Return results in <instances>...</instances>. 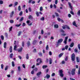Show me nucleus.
<instances>
[{"label": "nucleus", "mask_w": 80, "mask_h": 80, "mask_svg": "<svg viewBox=\"0 0 80 80\" xmlns=\"http://www.w3.org/2000/svg\"><path fill=\"white\" fill-rule=\"evenodd\" d=\"M59 75L61 77H63V70H59Z\"/></svg>", "instance_id": "1"}, {"label": "nucleus", "mask_w": 80, "mask_h": 80, "mask_svg": "<svg viewBox=\"0 0 80 80\" xmlns=\"http://www.w3.org/2000/svg\"><path fill=\"white\" fill-rule=\"evenodd\" d=\"M75 54L73 53L71 56V60L73 62H75Z\"/></svg>", "instance_id": "2"}, {"label": "nucleus", "mask_w": 80, "mask_h": 80, "mask_svg": "<svg viewBox=\"0 0 80 80\" xmlns=\"http://www.w3.org/2000/svg\"><path fill=\"white\" fill-rule=\"evenodd\" d=\"M75 68H73L72 69L71 72V74L72 75H75Z\"/></svg>", "instance_id": "3"}, {"label": "nucleus", "mask_w": 80, "mask_h": 80, "mask_svg": "<svg viewBox=\"0 0 80 80\" xmlns=\"http://www.w3.org/2000/svg\"><path fill=\"white\" fill-rule=\"evenodd\" d=\"M23 49L22 47H21L20 48H19L17 49V50L18 52H21L22 51V50Z\"/></svg>", "instance_id": "4"}, {"label": "nucleus", "mask_w": 80, "mask_h": 80, "mask_svg": "<svg viewBox=\"0 0 80 80\" xmlns=\"http://www.w3.org/2000/svg\"><path fill=\"white\" fill-rule=\"evenodd\" d=\"M68 37H66L64 39V43L65 44H67V39H68Z\"/></svg>", "instance_id": "5"}, {"label": "nucleus", "mask_w": 80, "mask_h": 80, "mask_svg": "<svg viewBox=\"0 0 80 80\" xmlns=\"http://www.w3.org/2000/svg\"><path fill=\"white\" fill-rule=\"evenodd\" d=\"M68 5H69V8L72 10V3H70V2H68Z\"/></svg>", "instance_id": "6"}, {"label": "nucleus", "mask_w": 80, "mask_h": 80, "mask_svg": "<svg viewBox=\"0 0 80 80\" xmlns=\"http://www.w3.org/2000/svg\"><path fill=\"white\" fill-rule=\"evenodd\" d=\"M37 62H39L40 63H42V59L40 58H38L37 60Z\"/></svg>", "instance_id": "7"}, {"label": "nucleus", "mask_w": 80, "mask_h": 80, "mask_svg": "<svg viewBox=\"0 0 80 80\" xmlns=\"http://www.w3.org/2000/svg\"><path fill=\"white\" fill-rule=\"evenodd\" d=\"M27 23L28 24V25L31 26L32 25V23L31 22L30 24H29V23L30 22V21L28 20L27 21Z\"/></svg>", "instance_id": "8"}, {"label": "nucleus", "mask_w": 80, "mask_h": 80, "mask_svg": "<svg viewBox=\"0 0 80 80\" xmlns=\"http://www.w3.org/2000/svg\"><path fill=\"white\" fill-rule=\"evenodd\" d=\"M3 47L4 48H6L7 47V42H4L3 44Z\"/></svg>", "instance_id": "9"}, {"label": "nucleus", "mask_w": 80, "mask_h": 80, "mask_svg": "<svg viewBox=\"0 0 80 80\" xmlns=\"http://www.w3.org/2000/svg\"><path fill=\"white\" fill-rule=\"evenodd\" d=\"M13 13H14V12H13V11H12L10 15V17H13Z\"/></svg>", "instance_id": "10"}, {"label": "nucleus", "mask_w": 80, "mask_h": 80, "mask_svg": "<svg viewBox=\"0 0 80 80\" xmlns=\"http://www.w3.org/2000/svg\"><path fill=\"white\" fill-rule=\"evenodd\" d=\"M28 18H29V19H30V20H32L33 19V17H32V16H31V15H30L28 16Z\"/></svg>", "instance_id": "11"}, {"label": "nucleus", "mask_w": 80, "mask_h": 80, "mask_svg": "<svg viewBox=\"0 0 80 80\" xmlns=\"http://www.w3.org/2000/svg\"><path fill=\"white\" fill-rule=\"evenodd\" d=\"M9 50L10 53H12V46L10 47Z\"/></svg>", "instance_id": "12"}, {"label": "nucleus", "mask_w": 80, "mask_h": 80, "mask_svg": "<svg viewBox=\"0 0 80 80\" xmlns=\"http://www.w3.org/2000/svg\"><path fill=\"white\" fill-rule=\"evenodd\" d=\"M62 41H63V39H59L58 40V43H61V42H62Z\"/></svg>", "instance_id": "13"}, {"label": "nucleus", "mask_w": 80, "mask_h": 80, "mask_svg": "<svg viewBox=\"0 0 80 80\" xmlns=\"http://www.w3.org/2000/svg\"><path fill=\"white\" fill-rule=\"evenodd\" d=\"M72 24L73 25L75 26V27H77V25H76V23H75V21H74L72 22Z\"/></svg>", "instance_id": "14"}, {"label": "nucleus", "mask_w": 80, "mask_h": 80, "mask_svg": "<svg viewBox=\"0 0 80 80\" xmlns=\"http://www.w3.org/2000/svg\"><path fill=\"white\" fill-rule=\"evenodd\" d=\"M74 45V43L73 42L71 43V44L70 45V47H73Z\"/></svg>", "instance_id": "15"}, {"label": "nucleus", "mask_w": 80, "mask_h": 80, "mask_svg": "<svg viewBox=\"0 0 80 80\" xmlns=\"http://www.w3.org/2000/svg\"><path fill=\"white\" fill-rule=\"evenodd\" d=\"M58 28V26L57 24H55L54 25V28Z\"/></svg>", "instance_id": "16"}, {"label": "nucleus", "mask_w": 80, "mask_h": 80, "mask_svg": "<svg viewBox=\"0 0 80 80\" xmlns=\"http://www.w3.org/2000/svg\"><path fill=\"white\" fill-rule=\"evenodd\" d=\"M50 75L48 74H47L46 75V77L48 79V78H50Z\"/></svg>", "instance_id": "17"}, {"label": "nucleus", "mask_w": 80, "mask_h": 80, "mask_svg": "<svg viewBox=\"0 0 80 80\" xmlns=\"http://www.w3.org/2000/svg\"><path fill=\"white\" fill-rule=\"evenodd\" d=\"M21 34H22V32L20 31L18 32V36H20Z\"/></svg>", "instance_id": "18"}, {"label": "nucleus", "mask_w": 80, "mask_h": 80, "mask_svg": "<svg viewBox=\"0 0 80 80\" xmlns=\"http://www.w3.org/2000/svg\"><path fill=\"white\" fill-rule=\"evenodd\" d=\"M49 62V64H52V59L51 58H50Z\"/></svg>", "instance_id": "19"}, {"label": "nucleus", "mask_w": 80, "mask_h": 80, "mask_svg": "<svg viewBox=\"0 0 80 80\" xmlns=\"http://www.w3.org/2000/svg\"><path fill=\"white\" fill-rule=\"evenodd\" d=\"M77 14L78 16H80V10H79L78 11Z\"/></svg>", "instance_id": "20"}, {"label": "nucleus", "mask_w": 80, "mask_h": 80, "mask_svg": "<svg viewBox=\"0 0 80 80\" xmlns=\"http://www.w3.org/2000/svg\"><path fill=\"white\" fill-rule=\"evenodd\" d=\"M17 46H15L14 47V50L17 51Z\"/></svg>", "instance_id": "21"}, {"label": "nucleus", "mask_w": 80, "mask_h": 80, "mask_svg": "<svg viewBox=\"0 0 80 80\" xmlns=\"http://www.w3.org/2000/svg\"><path fill=\"white\" fill-rule=\"evenodd\" d=\"M18 71H19V72H20V71L21 70V68H20V66H18Z\"/></svg>", "instance_id": "22"}, {"label": "nucleus", "mask_w": 80, "mask_h": 80, "mask_svg": "<svg viewBox=\"0 0 80 80\" xmlns=\"http://www.w3.org/2000/svg\"><path fill=\"white\" fill-rule=\"evenodd\" d=\"M17 5H18V2H15L14 4V7H15V6H17Z\"/></svg>", "instance_id": "23"}, {"label": "nucleus", "mask_w": 80, "mask_h": 80, "mask_svg": "<svg viewBox=\"0 0 80 80\" xmlns=\"http://www.w3.org/2000/svg\"><path fill=\"white\" fill-rule=\"evenodd\" d=\"M63 55V53H62L61 54H59V57L60 58V57H62V55Z\"/></svg>", "instance_id": "24"}, {"label": "nucleus", "mask_w": 80, "mask_h": 80, "mask_svg": "<svg viewBox=\"0 0 80 80\" xmlns=\"http://www.w3.org/2000/svg\"><path fill=\"white\" fill-rule=\"evenodd\" d=\"M13 57V53L9 55V57L11 58H12V57Z\"/></svg>", "instance_id": "25"}, {"label": "nucleus", "mask_w": 80, "mask_h": 80, "mask_svg": "<svg viewBox=\"0 0 80 80\" xmlns=\"http://www.w3.org/2000/svg\"><path fill=\"white\" fill-rule=\"evenodd\" d=\"M24 45H25V42H24V41H22V46L23 47Z\"/></svg>", "instance_id": "26"}, {"label": "nucleus", "mask_w": 80, "mask_h": 80, "mask_svg": "<svg viewBox=\"0 0 80 80\" xmlns=\"http://www.w3.org/2000/svg\"><path fill=\"white\" fill-rule=\"evenodd\" d=\"M41 73H42V72H39L38 73H37V76H38L40 75H41Z\"/></svg>", "instance_id": "27"}, {"label": "nucleus", "mask_w": 80, "mask_h": 80, "mask_svg": "<svg viewBox=\"0 0 80 80\" xmlns=\"http://www.w3.org/2000/svg\"><path fill=\"white\" fill-rule=\"evenodd\" d=\"M36 14L37 17H39V12H38L37 11Z\"/></svg>", "instance_id": "28"}, {"label": "nucleus", "mask_w": 80, "mask_h": 80, "mask_svg": "<svg viewBox=\"0 0 80 80\" xmlns=\"http://www.w3.org/2000/svg\"><path fill=\"white\" fill-rule=\"evenodd\" d=\"M18 11H20L21 10V8L20 7V6H19L18 8Z\"/></svg>", "instance_id": "29"}, {"label": "nucleus", "mask_w": 80, "mask_h": 80, "mask_svg": "<svg viewBox=\"0 0 80 80\" xmlns=\"http://www.w3.org/2000/svg\"><path fill=\"white\" fill-rule=\"evenodd\" d=\"M12 67H14L15 66V62L13 61L12 62Z\"/></svg>", "instance_id": "30"}, {"label": "nucleus", "mask_w": 80, "mask_h": 80, "mask_svg": "<svg viewBox=\"0 0 80 80\" xmlns=\"http://www.w3.org/2000/svg\"><path fill=\"white\" fill-rule=\"evenodd\" d=\"M12 28L13 27H11L10 28H9V32H10L11 31H12Z\"/></svg>", "instance_id": "31"}, {"label": "nucleus", "mask_w": 80, "mask_h": 80, "mask_svg": "<svg viewBox=\"0 0 80 80\" xmlns=\"http://www.w3.org/2000/svg\"><path fill=\"white\" fill-rule=\"evenodd\" d=\"M70 13L72 15H74V13H73V12L72 11H70Z\"/></svg>", "instance_id": "32"}, {"label": "nucleus", "mask_w": 80, "mask_h": 80, "mask_svg": "<svg viewBox=\"0 0 80 80\" xmlns=\"http://www.w3.org/2000/svg\"><path fill=\"white\" fill-rule=\"evenodd\" d=\"M27 44L28 46V47L30 45V42H28L27 43Z\"/></svg>", "instance_id": "33"}, {"label": "nucleus", "mask_w": 80, "mask_h": 80, "mask_svg": "<svg viewBox=\"0 0 80 80\" xmlns=\"http://www.w3.org/2000/svg\"><path fill=\"white\" fill-rule=\"evenodd\" d=\"M45 20V18L42 17V18H40V20H42V21H43V20Z\"/></svg>", "instance_id": "34"}, {"label": "nucleus", "mask_w": 80, "mask_h": 80, "mask_svg": "<svg viewBox=\"0 0 80 80\" xmlns=\"http://www.w3.org/2000/svg\"><path fill=\"white\" fill-rule=\"evenodd\" d=\"M21 25V24H16L15 25V26L17 27H20Z\"/></svg>", "instance_id": "35"}, {"label": "nucleus", "mask_w": 80, "mask_h": 80, "mask_svg": "<svg viewBox=\"0 0 80 80\" xmlns=\"http://www.w3.org/2000/svg\"><path fill=\"white\" fill-rule=\"evenodd\" d=\"M22 13H23V12L21 11L19 13V15H20V16H22Z\"/></svg>", "instance_id": "36"}, {"label": "nucleus", "mask_w": 80, "mask_h": 80, "mask_svg": "<svg viewBox=\"0 0 80 80\" xmlns=\"http://www.w3.org/2000/svg\"><path fill=\"white\" fill-rule=\"evenodd\" d=\"M42 68H47V66L44 65L42 66Z\"/></svg>", "instance_id": "37"}, {"label": "nucleus", "mask_w": 80, "mask_h": 80, "mask_svg": "<svg viewBox=\"0 0 80 80\" xmlns=\"http://www.w3.org/2000/svg\"><path fill=\"white\" fill-rule=\"evenodd\" d=\"M10 22L11 23H13L14 22V21L13 20H11L10 21Z\"/></svg>", "instance_id": "38"}, {"label": "nucleus", "mask_w": 80, "mask_h": 80, "mask_svg": "<svg viewBox=\"0 0 80 80\" xmlns=\"http://www.w3.org/2000/svg\"><path fill=\"white\" fill-rule=\"evenodd\" d=\"M29 58V57H28V54H26V58L27 59H28Z\"/></svg>", "instance_id": "39"}, {"label": "nucleus", "mask_w": 80, "mask_h": 80, "mask_svg": "<svg viewBox=\"0 0 80 80\" xmlns=\"http://www.w3.org/2000/svg\"><path fill=\"white\" fill-rule=\"evenodd\" d=\"M28 10L30 12H32V9H31V8H29Z\"/></svg>", "instance_id": "40"}, {"label": "nucleus", "mask_w": 80, "mask_h": 80, "mask_svg": "<svg viewBox=\"0 0 80 80\" xmlns=\"http://www.w3.org/2000/svg\"><path fill=\"white\" fill-rule=\"evenodd\" d=\"M68 15L69 18H71V17H72V15L70 14H68Z\"/></svg>", "instance_id": "41"}, {"label": "nucleus", "mask_w": 80, "mask_h": 80, "mask_svg": "<svg viewBox=\"0 0 80 80\" xmlns=\"http://www.w3.org/2000/svg\"><path fill=\"white\" fill-rule=\"evenodd\" d=\"M40 11H42L43 10V7H41L40 8Z\"/></svg>", "instance_id": "42"}, {"label": "nucleus", "mask_w": 80, "mask_h": 80, "mask_svg": "<svg viewBox=\"0 0 80 80\" xmlns=\"http://www.w3.org/2000/svg\"><path fill=\"white\" fill-rule=\"evenodd\" d=\"M49 55L50 56H51L52 55V52L50 51L49 52Z\"/></svg>", "instance_id": "43"}, {"label": "nucleus", "mask_w": 80, "mask_h": 80, "mask_svg": "<svg viewBox=\"0 0 80 80\" xmlns=\"http://www.w3.org/2000/svg\"><path fill=\"white\" fill-rule=\"evenodd\" d=\"M57 3H58V0H55V3L56 5L57 4Z\"/></svg>", "instance_id": "44"}, {"label": "nucleus", "mask_w": 80, "mask_h": 80, "mask_svg": "<svg viewBox=\"0 0 80 80\" xmlns=\"http://www.w3.org/2000/svg\"><path fill=\"white\" fill-rule=\"evenodd\" d=\"M55 14L56 16V17H58L59 15H58V14L57 12H55Z\"/></svg>", "instance_id": "45"}, {"label": "nucleus", "mask_w": 80, "mask_h": 80, "mask_svg": "<svg viewBox=\"0 0 80 80\" xmlns=\"http://www.w3.org/2000/svg\"><path fill=\"white\" fill-rule=\"evenodd\" d=\"M68 58V56H66V58H65V61H67Z\"/></svg>", "instance_id": "46"}, {"label": "nucleus", "mask_w": 80, "mask_h": 80, "mask_svg": "<svg viewBox=\"0 0 80 80\" xmlns=\"http://www.w3.org/2000/svg\"><path fill=\"white\" fill-rule=\"evenodd\" d=\"M3 67H4V65H3V64H2L1 65V68L2 69H3Z\"/></svg>", "instance_id": "47"}, {"label": "nucleus", "mask_w": 80, "mask_h": 80, "mask_svg": "<svg viewBox=\"0 0 80 80\" xmlns=\"http://www.w3.org/2000/svg\"><path fill=\"white\" fill-rule=\"evenodd\" d=\"M23 17H22V18H21L20 20H19V22H21V21H22V20H23Z\"/></svg>", "instance_id": "48"}, {"label": "nucleus", "mask_w": 80, "mask_h": 80, "mask_svg": "<svg viewBox=\"0 0 80 80\" xmlns=\"http://www.w3.org/2000/svg\"><path fill=\"white\" fill-rule=\"evenodd\" d=\"M37 42V41H36V40H34L33 41V44H35V43Z\"/></svg>", "instance_id": "49"}, {"label": "nucleus", "mask_w": 80, "mask_h": 80, "mask_svg": "<svg viewBox=\"0 0 80 80\" xmlns=\"http://www.w3.org/2000/svg\"><path fill=\"white\" fill-rule=\"evenodd\" d=\"M46 48V50H48V45H47Z\"/></svg>", "instance_id": "50"}, {"label": "nucleus", "mask_w": 80, "mask_h": 80, "mask_svg": "<svg viewBox=\"0 0 80 80\" xmlns=\"http://www.w3.org/2000/svg\"><path fill=\"white\" fill-rule=\"evenodd\" d=\"M1 38L2 40H3V39H4V37H3V36H1Z\"/></svg>", "instance_id": "51"}, {"label": "nucleus", "mask_w": 80, "mask_h": 80, "mask_svg": "<svg viewBox=\"0 0 80 80\" xmlns=\"http://www.w3.org/2000/svg\"><path fill=\"white\" fill-rule=\"evenodd\" d=\"M55 73H53L52 74L51 76L52 77H54V76H55Z\"/></svg>", "instance_id": "52"}, {"label": "nucleus", "mask_w": 80, "mask_h": 80, "mask_svg": "<svg viewBox=\"0 0 80 80\" xmlns=\"http://www.w3.org/2000/svg\"><path fill=\"white\" fill-rule=\"evenodd\" d=\"M68 45H67L65 47V49H66V50H67L68 48Z\"/></svg>", "instance_id": "53"}, {"label": "nucleus", "mask_w": 80, "mask_h": 80, "mask_svg": "<svg viewBox=\"0 0 80 80\" xmlns=\"http://www.w3.org/2000/svg\"><path fill=\"white\" fill-rule=\"evenodd\" d=\"M8 66H7L5 68V70H7L8 69Z\"/></svg>", "instance_id": "54"}, {"label": "nucleus", "mask_w": 80, "mask_h": 80, "mask_svg": "<svg viewBox=\"0 0 80 80\" xmlns=\"http://www.w3.org/2000/svg\"><path fill=\"white\" fill-rule=\"evenodd\" d=\"M3 2L2 1H0V4H3Z\"/></svg>", "instance_id": "55"}, {"label": "nucleus", "mask_w": 80, "mask_h": 80, "mask_svg": "<svg viewBox=\"0 0 80 80\" xmlns=\"http://www.w3.org/2000/svg\"><path fill=\"white\" fill-rule=\"evenodd\" d=\"M74 51L75 52H78V51L77 50V48H76L74 49Z\"/></svg>", "instance_id": "56"}, {"label": "nucleus", "mask_w": 80, "mask_h": 80, "mask_svg": "<svg viewBox=\"0 0 80 80\" xmlns=\"http://www.w3.org/2000/svg\"><path fill=\"white\" fill-rule=\"evenodd\" d=\"M22 66L23 68H25V65L24 64H23Z\"/></svg>", "instance_id": "57"}, {"label": "nucleus", "mask_w": 80, "mask_h": 80, "mask_svg": "<svg viewBox=\"0 0 80 80\" xmlns=\"http://www.w3.org/2000/svg\"><path fill=\"white\" fill-rule=\"evenodd\" d=\"M13 5V4H11L9 5V7H12Z\"/></svg>", "instance_id": "58"}, {"label": "nucleus", "mask_w": 80, "mask_h": 80, "mask_svg": "<svg viewBox=\"0 0 80 80\" xmlns=\"http://www.w3.org/2000/svg\"><path fill=\"white\" fill-rule=\"evenodd\" d=\"M39 55L40 57H42V54L41 52L39 53Z\"/></svg>", "instance_id": "59"}, {"label": "nucleus", "mask_w": 80, "mask_h": 80, "mask_svg": "<svg viewBox=\"0 0 80 80\" xmlns=\"http://www.w3.org/2000/svg\"><path fill=\"white\" fill-rule=\"evenodd\" d=\"M78 48L79 49V50H80V44H78Z\"/></svg>", "instance_id": "60"}, {"label": "nucleus", "mask_w": 80, "mask_h": 80, "mask_svg": "<svg viewBox=\"0 0 80 80\" xmlns=\"http://www.w3.org/2000/svg\"><path fill=\"white\" fill-rule=\"evenodd\" d=\"M58 21H59V22H60V21H61V19H60V18H58Z\"/></svg>", "instance_id": "61"}, {"label": "nucleus", "mask_w": 80, "mask_h": 80, "mask_svg": "<svg viewBox=\"0 0 80 80\" xmlns=\"http://www.w3.org/2000/svg\"><path fill=\"white\" fill-rule=\"evenodd\" d=\"M26 25H25V23H22V26H23V27H25V26Z\"/></svg>", "instance_id": "62"}, {"label": "nucleus", "mask_w": 80, "mask_h": 80, "mask_svg": "<svg viewBox=\"0 0 80 80\" xmlns=\"http://www.w3.org/2000/svg\"><path fill=\"white\" fill-rule=\"evenodd\" d=\"M53 7L55 8H57V6H56V5H55V4H54Z\"/></svg>", "instance_id": "63"}, {"label": "nucleus", "mask_w": 80, "mask_h": 80, "mask_svg": "<svg viewBox=\"0 0 80 80\" xmlns=\"http://www.w3.org/2000/svg\"><path fill=\"white\" fill-rule=\"evenodd\" d=\"M41 34H43V30H41Z\"/></svg>", "instance_id": "64"}]
</instances>
